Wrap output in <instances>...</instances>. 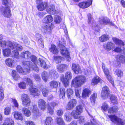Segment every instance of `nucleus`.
<instances>
[{"mask_svg":"<svg viewBox=\"0 0 125 125\" xmlns=\"http://www.w3.org/2000/svg\"><path fill=\"white\" fill-rule=\"evenodd\" d=\"M42 94L44 96H47L49 93V91L46 88H43L42 90Z\"/></svg>","mask_w":125,"mask_h":125,"instance_id":"052dcab7","label":"nucleus"},{"mask_svg":"<svg viewBox=\"0 0 125 125\" xmlns=\"http://www.w3.org/2000/svg\"><path fill=\"white\" fill-rule=\"evenodd\" d=\"M53 27L54 25L52 23L45 25L42 26L41 31L44 35L49 34L51 32Z\"/></svg>","mask_w":125,"mask_h":125,"instance_id":"6e6552de","label":"nucleus"},{"mask_svg":"<svg viewBox=\"0 0 125 125\" xmlns=\"http://www.w3.org/2000/svg\"><path fill=\"white\" fill-rule=\"evenodd\" d=\"M112 39L116 45L119 46H124V43L121 40L115 37L113 38Z\"/></svg>","mask_w":125,"mask_h":125,"instance_id":"72a5a7b5","label":"nucleus"},{"mask_svg":"<svg viewBox=\"0 0 125 125\" xmlns=\"http://www.w3.org/2000/svg\"><path fill=\"white\" fill-rule=\"evenodd\" d=\"M57 123L59 125H65V123L62 119L60 117H58L57 119Z\"/></svg>","mask_w":125,"mask_h":125,"instance_id":"6e6d98bb","label":"nucleus"},{"mask_svg":"<svg viewBox=\"0 0 125 125\" xmlns=\"http://www.w3.org/2000/svg\"><path fill=\"white\" fill-rule=\"evenodd\" d=\"M53 19V18L51 15H48L44 18L43 22L47 23H49L52 22Z\"/></svg>","mask_w":125,"mask_h":125,"instance_id":"ea45409f","label":"nucleus"},{"mask_svg":"<svg viewBox=\"0 0 125 125\" xmlns=\"http://www.w3.org/2000/svg\"><path fill=\"white\" fill-rule=\"evenodd\" d=\"M102 68L106 76L109 74V72L108 70L105 67V64L103 63H102Z\"/></svg>","mask_w":125,"mask_h":125,"instance_id":"09e8293b","label":"nucleus"},{"mask_svg":"<svg viewBox=\"0 0 125 125\" xmlns=\"http://www.w3.org/2000/svg\"><path fill=\"white\" fill-rule=\"evenodd\" d=\"M60 80L64 84V86L65 87H66L68 86L69 85L68 80L65 79L64 75H62L61 76Z\"/></svg>","mask_w":125,"mask_h":125,"instance_id":"37998d69","label":"nucleus"},{"mask_svg":"<svg viewBox=\"0 0 125 125\" xmlns=\"http://www.w3.org/2000/svg\"><path fill=\"white\" fill-rule=\"evenodd\" d=\"M38 104L40 109L42 111L45 110L47 107L46 102L42 99H40L38 101Z\"/></svg>","mask_w":125,"mask_h":125,"instance_id":"6ab92c4d","label":"nucleus"},{"mask_svg":"<svg viewBox=\"0 0 125 125\" xmlns=\"http://www.w3.org/2000/svg\"><path fill=\"white\" fill-rule=\"evenodd\" d=\"M22 112L24 115L27 117L30 116L31 115V112L28 109L24 108L22 109Z\"/></svg>","mask_w":125,"mask_h":125,"instance_id":"58836bf2","label":"nucleus"},{"mask_svg":"<svg viewBox=\"0 0 125 125\" xmlns=\"http://www.w3.org/2000/svg\"><path fill=\"white\" fill-rule=\"evenodd\" d=\"M60 52L61 54L67 58V61H70L71 58L69 55V53L67 49L64 46L62 45H60Z\"/></svg>","mask_w":125,"mask_h":125,"instance_id":"f8f14e48","label":"nucleus"},{"mask_svg":"<svg viewBox=\"0 0 125 125\" xmlns=\"http://www.w3.org/2000/svg\"><path fill=\"white\" fill-rule=\"evenodd\" d=\"M12 76L15 80H17L20 78L19 75L17 74L16 71L13 70L12 72Z\"/></svg>","mask_w":125,"mask_h":125,"instance_id":"de8ad7c7","label":"nucleus"},{"mask_svg":"<svg viewBox=\"0 0 125 125\" xmlns=\"http://www.w3.org/2000/svg\"><path fill=\"white\" fill-rule=\"evenodd\" d=\"M107 116L112 122L117 125H125V120L118 118L115 115H108Z\"/></svg>","mask_w":125,"mask_h":125,"instance_id":"39448f33","label":"nucleus"},{"mask_svg":"<svg viewBox=\"0 0 125 125\" xmlns=\"http://www.w3.org/2000/svg\"><path fill=\"white\" fill-rule=\"evenodd\" d=\"M30 57V59L31 61L33 62V63H32L31 62L29 61H26V62H29L31 63H30V65L29 64H27L28 66H29L30 69H32V70H34L37 72H38L39 70V68L37 66L35 63L37 60L36 57L33 55H31Z\"/></svg>","mask_w":125,"mask_h":125,"instance_id":"0eeeda50","label":"nucleus"},{"mask_svg":"<svg viewBox=\"0 0 125 125\" xmlns=\"http://www.w3.org/2000/svg\"><path fill=\"white\" fill-rule=\"evenodd\" d=\"M42 36L40 34L38 33L36 34L35 37L36 39L39 42L42 44L43 43V39L42 37Z\"/></svg>","mask_w":125,"mask_h":125,"instance_id":"a18cd8bd","label":"nucleus"},{"mask_svg":"<svg viewBox=\"0 0 125 125\" xmlns=\"http://www.w3.org/2000/svg\"><path fill=\"white\" fill-rule=\"evenodd\" d=\"M32 113L33 115L35 117H37L40 115V113L39 112L36 105H34L33 106Z\"/></svg>","mask_w":125,"mask_h":125,"instance_id":"c756f323","label":"nucleus"},{"mask_svg":"<svg viewBox=\"0 0 125 125\" xmlns=\"http://www.w3.org/2000/svg\"><path fill=\"white\" fill-rule=\"evenodd\" d=\"M92 4V1L91 0H88L87 1L79 3L78 6L80 8L84 9L89 7Z\"/></svg>","mask_w":125,"mask_h":125,"instance_id":"aec40b11","label":"nucleus"},{"mask_svg":"<svg viewBox=\"0 0 125 125\" xmlns=\"http://www.w3.org/2000/svg\"><path fill=\"white\" fill-rule=\"evenodd\" d=\"M91 91L87 88L84 89L82 93V97L83 98H86L88 97L91 94Z\"/></svg>","mask_w":125,"mask_h":125,"instance_id":"393cba45","label":"nucleus"},{"mask_svg":"<svg viewBox=\"0 0 125 125\" xmlns=\"http://www.w3.org/2000/svg\"><path fill=\"white\" fill-rule=\"evenodd\" d=\"M60 97L63 99L65 97V89L63 88H61L60 89Z\"/></svg>","mask_w":125,"mask_h":125,"instance_id":"3c124183","label":"nucleus"},{"mask_svg":"<svg viewBox=\"0 0 125 125\" xmlns=\"http://www.w3.org/2000/svg\"><path fill=\"white\" fill-rule=\"evenodd\" d=\"M5 62L8 66L13 67L14 65L15 62L13 59L10 58L7 59L5 61Z\"/></svg>","mask_w":125,"mask_h":125,"instance_id":"bb28decb","label":"nucleus"},{"mask_svg":"<svg viewBox=\"0 0 125 125\" xmlns=\"http://www.w3.org/2000/svg\"><path fill=\"white\" fill-rule=\"evenodd\" d=\"M72 74L71 72L70 71H68L66 72L65 74V75L64 77L65 79L68 80H71L72 77Z\"/></svg>","mask_w":125,"mask_h":125,"instance_id":"49530a36","label":"nucleus"},{"mask_svg":"<svg viewBox=\"0 0 125 125\" xmlns=\"http://www.w3.org/2000/svg\"><path fill=\"white\" fill-rule=\"evenodd\" d=\"M31 55V53L29 51H28L21 53L20 56L22 57L27 59V60H29Z\"/></svg>","mask_w":125,"mask_h":125,"instance_id":"a878e982","label":"nucleus"},{"mask_svg":"<svg viewBox=\"0 0 125 125\" xmlns=\"http://www.w3.org/2000/svg\"><path fill=\"white\" fill-rule=\"evenodd\" d=\"M103 81L98 76H95L92 80V84L94 85L97 84L99 83H101Z\"/></svg>","mask_w":125,"mask_h":125,"instance_id":"cd10ccee","label":"nucleus"},{"mask_svg":"<svg viewBox=\"0 0 125 125\" xmlns=\"http://www.w3.org/2000/svg\"><path fill=\"white\" fill-rule=\"evenodd\" d=\"M104 48L107 51H109L113 48L114 47V44L111 42H109L104 45Z\"/></svg>","mask_w":125,"mask_h":125,"instance_id":"f704fd0d","label":"nucleus"},{"mask_svg":"<svg viewBox=\"0 0 125 125\" xmlns=\"http://www.w3.org/2000/svg\"><path fill=\"white\" fill-rule=\"evenodd\" d=\"M2 53L3 55L4 56L8 57L10 56L11 57L12 56H13L15 58L13 55L12 52V53H11V50L9 48L3 49L2 50ZM19 55H18V57L17 58L19 59Z\"/></svg>","mask_w":125,"mask_h":125,"instance_id":"412c9836","label":"nucleus"},{"mask_svg":"<svg viewBox=\"0 0 125 125\" xmlns=\"http://www.w3.org/2000/svg\"><path fill=\"white\" fill-rule=\"evenodd\" d=\"M83 111V108L82 106L79 105L76 107L75 111H73L72 112V115L73 118L75 119L78 118V115H80Z\"/></svg>","mask_w":125,"mask_h":125,"instance_id":"9d476101","label":"nucleus"},{"mask_svg":"<svg viewBox=\"0 0 125 125\" xmlns=\"http://www.w3.org/2000/svg\"><path fill=\"white\" fill-rule=\"evenodd\" d=\"M3 90V88L1 86L0 87V103L1 102L4 98Z\"/></svg>","mask_w":125,"mask_h":125,"instance_id":"5fc2aeb1","label":"nucleus"},{"mask_svg":"<svg viewBox=\"0 0 125 125\" xmlns=\"http://www.w3.org/2000/svg\"><path fill=\"white\" fill-rule=\"evenodd\" d=\"M54 108L52 107L49 105H47L48 112L51 115H52L54 113Z\"/></svg>","mask_w":125,"mask_h":125,"instance_id":"4d7b16f0","label":"nucleus"},{"mask_svg":"<svg viewBox=\"0 0 125 125\" xmlns=\"http://www.w3.org/2000/svg\"><path fill=\"white\" fill-rule=\"evenodd\" d=\"M24 65V69H23L22 67L20 66H18L17 68V70L19 73H21L22 74L24 75L29 73L30 72V67L28 66V64H30L31 63L29 62H22Z\"/></svg>","mask_w":125,"mask_h":125,"instance_id":"7ed1b4c3","label":"nucleus"},{"mask_svg":"<svg viewBox=\"0 0 125 125\" xmlns=\"http://www.w3.org/2000/svg\"><path fill=\"white\" fill-rule=\"evenodd\" d=\"M30 94L34 97L35 96H38L40 93L38 89L36 87L31 86L29 88Z\"/></svg>","mask_w":125,"mask_h":125,"instance_id":"2eb2a0df","label":"nucleus"},{"mask_svg":"<svg viewBox=\"0 0 125 125\" xmlns=\"http://www.w3.org/2000/svg\"><path fill=\"white\" fill-rule=\"evenodd\" d=\"M49 50L50 52L54 54H57L59 52L58 49H57L56 46L54 44L51 45Z\"/></svg>","mask_w":125,"mask_h":125,"instance_id":"c9c22d12","label":"nucleus"},{"mask_svg":"<svg viewBox=\"0 0 125 125\" xmlns=\"http://www.w3.org/2000/svg\"><path fill=\"white\" fill-rule=\"evenodd\" d=\"M64 116L65 120L68 122H69L71 120L72 116H73L72 115V112L71 113L69 112H67L65 113Z\"/></svg>","mask_w":125,"mask_h":125,"instance_id":"7c9ffc66","label":"nucleus"},{"mask_svg":"<svg viewBox=\"0 0 125 125\" xmlns=\"http://www.w3.org/2000/svg\"><path fill=\"white\" fill-rule=\"evenodd\" d=\"M72 69L75 74H78L82 73V71L81 67L78 64H72Z\"/></svg>","mask_w":125,"mask_h":125,"instance_id":"dca6fc26","label":"nucleus"},{"mask_svg":"<svg viewBox=\"0 0 125 125\" xmlns=\"http://www.w3.org/2000/svg\"><path fill=\"white\" fill-rule=\"evenodd\" d=\"M47 6V4L46 2H43L37 6V8L39 10L42 11L44 10Z\"/></svg>","mask_w":125,"mask_h":125,"instance_id":"473e14b6","label":"nucleus"},{"mask_svg":"<svg viewBox=\"0 0 125 125\" xmlns=\"http://www.w3.org/2000/svg\"><path fill=\"white\" fill-rule=\"evenodd\" d=\"M0 46L4 48L8 47L10 49L13 50L12 51L13 54L14 56L17 58L19 53L18 51H21L22 49V47L20 45L17 44L15 42L5 41H0Z\"/></svg>","mask_w":125,"mask_h":125,"instance_id":"f03ea898","label":"nucleus"},{"mask_svg":"<svg viewBox=\"0 0 125 125\" xmlns=\"http://www.w3.org/2000/svg\"><path fill=\"white\" fill-rule=\"evenodd\" d=\"M86 81V78L83 75H78L72 81L71 85L72 87L76 88L75 89L76 97L80 98L81 89L78 88L82 85Z\"/></svg>","mask_w":125,"mask_h":125,"instance_id":"f257e3e1","label":"nucleus"},{"mask_svg":"<svg viewBox=\"0 0 125 125\" xmlns=\"http://www.w3.org/2000/svg\"><path fill=\"white\" fill-rule=\"evenodd\" d=\"M19 87L21 89H25L26 87V84L25 83L22 82L18 84Z\"/></svg>","mask_w":125,"mask_h":125,"instance_id":"e2e57ef3","label":"nucleus"},{"mask_svg":"<svg viewBox=\"0 0 125 125\" xmlns=\"http://www.w3.org/2000/svg\"><path fill=\"white\" fill-rule=\"evenodd\" d=\"M58 103L55 102H52L50 103H47V105H49L52 107L54 108L57 105Z\"/></svg>","mask_w":125,"mask_h":125,"instance_id":"69168bd1","label":"nucleus"},{"mask_svg":"<svg viewBox=\"0 0 125 125\" xmlns=\"http://www.w3.org/2000/svg\"><path fill=\"white\" fill-rule=\"evenodd\" d=\"M110 93L109 88L107 86H105L103 87L101 92L102 98L104 99H106Z\"/></svg>","mask_w":125,"mask_h":125,"instance_id":"ddd939ff","label":"nucleus"},{"mask_svg":"<svg viewBox=\"0 0 125 125\" xmlns=\"http://www.w3.org/2000/svg\"><path fill=\"white\" fill-rule=\"evenodd\" d=\"M118 110L117 107L116 106H114L109 108L108 110V112L110 114H113L117 112Z\"/></svg>","mask_w":125,"mask_h":125,"instance_id":"c03bdc74","label":"nucleus"},{"mask_svg":"<svg viewBox=\"0 0 125 125\" xmlns=\"http://www.w3.org/2000/svg\"><path fill=\"white\" fill-rule=\"evenodd\" d=\"M87 16L88 24L92 27L93 30L96 31H98L100 27L98 25H96L93 19L91 14L89 13L88 14Z\"/></svg>","mask_w":125,"mask_h":125,"instance_id":"1a4fd4ad","label":"nucleus"},{"mask_svg":"<svg viewBox=\"0 0 125 125\" xmlns=\"http://www.w3.org/2000/svg\"><path fill=\"white\" fill-rule=\"evenodd\" d=\"M63 58L60 56H55L54 57V60L57 63H60Z\"/></svg>","mask_w":125,"mask_h":125,"instance_id":"864d4df0","label":"nucleus"},{"mask_svg":"<svg viewBox=\"0 0 125 125\" xmlns=\"http://www.w3.org/2000/svg\"><path fill=\"white\" fill-rule=\"evenodd\" d=\"M37 64L43 68L47 69L50 67L49 65H47L45 61L42 59L39 58L37 61Z\"/></svg>","mask_w":125,"mask_h":125,"instance_id":"4be33fe9","label":"nucleus"},{"mask_svg":"<svg viewBox=\"0 0 125 125\" xmlns=\"http://www.w3.org/2000/svg\"><path fill=\"white\" fill-rule=\"evenodd\" d=\"M109 36L107 34H104L99 38L100 41L101 42H105L109 40Z\"/></svg>","mask_w":125,"mask_h":125,"instance_id":"79ce46f5","label":"nucleus"},{"mask_svg":"<svg viewBox=\"0 0 125 125\" xmlns=\"http://www.w3.org/2000/svg\"><path fill=\"white\" fill-rule=\"evenodd\" d=\"M46 11L49 13L51 14H56V10L55 9V6L53 5H51L50 8H47Z\"/></svg>","mask_w":125,"mask_h":125,"instance_id":"4c0bfd02","label":"nucleus"},{"mask_svg":"<svg viewBox=\"0 0 125 125\" xmlns=\"http://www.w3.org/2000/svg\"><path fill=\"white\" fill-rule=\"evenodd\" d=\"M106 78L111 83L113 86H114V83L113 79H112L111 76L109 74L106 76Z\"/></svg>","mask_w":125,"mask_h":125,"instance_id":"338daca9","label":"nucleus"},{"mask_svg":"<svg viewBox=\"0 0 125 125\" xmlns=\"http://www.w3.org/2000/svg\"><path fill=\"white\" fill-rule=\"evenodd\" d=\"M77 101L76 100L73 99L70 100L68 103L66 108L67 110H70L73 109L76 105Z\"/></svg>","mask_w":125,"mask_h":125,"instance_id":"a211bd4d","label":"nucleus"},{"mask_svg":"<svg viewBox=\"0 0 125 125\" xmlns=\"http://www.w3.org/2000/svg\"><path fill=\"white\" fill-rule=\"evenodd\" d=\"M23 80L25 81L28 84L31 86L32 84V82L30 78L27 77H25L23 78Z\"/></svg>","mask_w":125,"mask_h":125,"instance_id":"603ef678","label":"nucleus"},{"mask_svg":"<svg viewBox=\"0 0 125 125\" xmlns=\"http://www.w3.org/2000/svg\"><path fill=\"white\" fill-rule=\"evenodd\" d=\"M60 83L55 80H53L51 81L49 83L50 87L52 88H57L58 87Z\"/></svg>","mask_w":125,"mask_h":125,"instance_id":"c85d7f7f","label":"nucleus"},{"mask_svg":"<svg viewBox=\"0 0 125 125\" xmlns=\"http://www.w3.org/2000/svg\"><path fill=\"white\" fill-rule=\"evenodd\" d=\"M0 11L4 17L9 18L11 16L10 10L9 7H3L0 9Z\"/></svg>","mask_w":125,"mask_h":125,"instance_id":"4468645a","label":"nucleus"},{"mask_svg":"<svg viewBox=\"0 0 125 125\" xmlns=\"http://www.w3.org/2000/svg\"><path fill=\"white\" fill-rule=\"evenodd\" d=\"M11 108L9 107H7L4 109V113L5 115H8L10 114Z\"/></svg>","mask_w":125,"mask_h":125,"instance_id":"bf43d9fd","label":"nucleus"},{"mask_svg":"<svg viewBox=\"0 0 125 125\" xmlns=\"http://www.w3.org/2000/svg\"><path fill=\"white\" fill-rule=\"evenodd\" d=\"M99 22L101 25H107L109 24L114 26V24L110 21L109 19L106 17H102L99 18Z\"/></svg>","mask_w":125,"mask_h":125,"instance_id":"f3484780","label":"nucleus"},{"mask_svg":"<svg viewBox=\"0 0 125 125\" xmlns=\"http://www.w3.org/2000/svg\"><path fill=\"white\" fill-rule=\"evenodd\" d=\"M21 99L22 104L24 106H28L31 103V100L28 94H22Z\"/></svg>","mask_w":125,"mask_h":125,"instance_id":"9b49d317","label":"nucleus"},{"mask_svg":"<svg viewBox=\"0 0 125 125\" xmlns=\"http://www.w3.org/2000/svg\"><path fill=\"white\" fill-rule=\"evenodd\" d=\"M113 51L117 52H123L125 56V48H124L123 51L120 47H117ZM117 61L119 62L125 64V57L122 55L120 56H118L117 57Z\"/></svg>","mask_w":125,"mask_h":125,"instance_id":"423d86ee","label":"nucleus"},{"mask_svg":"<svg viewBox=\"0 0 125 125\" xmlns=\"http://www.w3.org/2000/svg\"><path fill=\"white\" fill-rule=\"evenodd\" d=\"M73 93V91L70 88L68 89L67 91V94L68 98L71 99L72 95Z\"/></svg>","mask_w":125,"mask_h":125,"instance_id":"13d9d810","label":"nucleus"},{"mask_svg":"<svg viewBox=\"0 0 125 125\" xmlns=\"http://www.w3.org/2000/svg\"><path fill=\"white\" fill-rule=\"evenodd\" d=\"M42 79L45 82L47 81L49 76L54 79L57 78L58 77V75L57 72L54 70H52L50 71L49 75L45 71L43 72L42 74Z\"/></svg>","mask_w":125,"mask_h":125,"instance_id":"20e7f679","label":"nucleus"},{"mask_svg":"<svg viewBox=\"0 0 125 125\" xmlns=\"http://www.w3.org/2000/svg\"><path fill=\"white\" fill-rule=\"evenodd\" d=\"M97 97V94L94 93L91 95L90 97V101L92 104L94 105L95 103V99Z\"/></svg>","mask_w":125,"mask_h":125,"instance_id":"a19ab883","label":"nucleus"},{"mask_svg":"<svg viewBox=\"0 0 125 125\" xmlns=\"http://www.w3.org/2000/svg\"><path fill=\"white\" fill-rule=\"evenodd\" d=\"M68 68V65L65 64H59L57 66L58 71L60 73L64 72Z\"/></svg>","mask_w":125,"mask_h":125,"instance_id":"5701e85b","label":"nucleus"},{"mask_svg":"<svg viewBox=\"0 0 125 125\" xmlns=\"http://www.w3.org/2000/svg\"><path fill=\"white\" fill-rule=\"evenodd\" d=\"M61 19L60 17L57 15H55L54 17V21L56 23H59L61 22Z\"/></svg>","mask_w":125,"mask_h":125,"instance_id":"680f3d73","label":"nucleus"},{"mask_svg":"<svg viewBox=\"0 0 125 125\" xmlns=\"http://www.w3.org/2000/svg\"><path fill=\"white\" fill-rule=\"evenodd\" d=\"M108 106L107 104L105 103H104L102 106L101 108L104 111L107 110L108 108Z\"/></svg>","mask_w":125,"mask_h":125,"instance_id":"774afa93","label":"nucleus"},{"mask_svg":"<svg viewBox=\"0 0 125 125\" xmlns=\"http://www.w3.org/2000/svg\"><path fill=\"white\" fill-rule=\"evenodd\" d=\"M115 73L116 75L119 77H120L123 75V72L120 70H116Z\"/></svg>","mask_w":125,"mask_h":125,"instance_id":"0e129e2a","label":"nucleus"},{"mask_svg":"<svg viewBox=\"0 0 125 125\" xmlns=\"http://www.w3.org/2000/svg\"><path fill=\"white\" fill-rule=\"evenodd\" d=\"M111 102L115 104H117L118 103L117 97L114 95H112L110 97Z\"/></svg>","mask_w":125,"mask_h":125,"instance_id":"8fccbe9b","label":"nucleus"},{"mask_svg":"<svg viewBox=\"0 0 125 125\" xmlns=\"http://www.w3.org/2000/svg\"><path fill=\"white\" fill-rule=\"evenodd\" d=\"M53 123V119L52 117L48 116L45 120V125H52Z\"/></svg>","mask_w":125,"mask_h":125,"instance_id":"e433bc0d","label":"nucleus"},{"mask_svg":"<svg viewBox=\"0 0 125 125\" xmlns=\"http://www.w3.org/2000/svg\"><path fill=\"white\" fill-rule=\"evenodd\" d=\"M14 121L10 118H6L4 121L3 125H14Z\"/></svg>","mask_w":125,"mask_h":125,"instance_id":"2f4dec72","label":"nucleus"},{"mask_svg":"<svg viewBox=\"0 0 125 125\" xmlns=\"http://www.w3.org/2000/svg\"><path fill=\"white\" fill-rule=\"evenodd\" d=\"M14 118L16 120L22 121L23 120V117L22 114L20 112L16 111L13 113Z\"/></svg>","mask_w":125,"mask_h":125,"instance_id":"b1692460","label":"nucleus"}]
</instances>
